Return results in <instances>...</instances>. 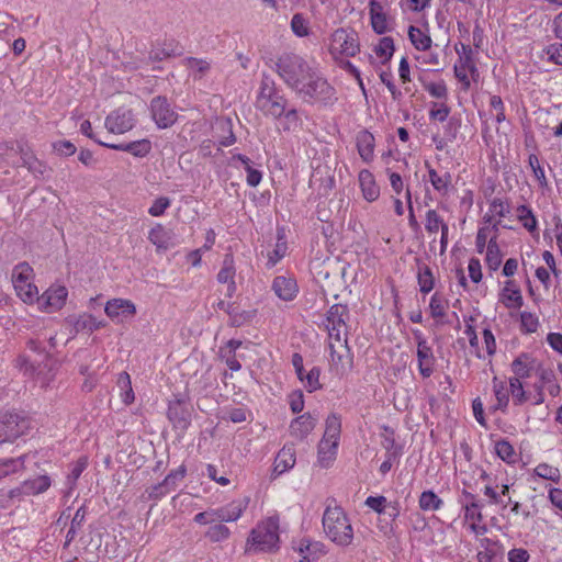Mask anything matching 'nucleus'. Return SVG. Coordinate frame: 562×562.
I'll use <instances>...</instances> for the list:
<instances>
[{
    "label": "nucleus",
    "instance_id": "obj_1",
    "mask_svg": "<svg viewBox=\"0 0 562 562\" xmlns=\"http://www.w3.org/2000/svg\"><path fill=\"white\" fill-rule=\"evenodd\" d=\"M273 69L304 102L328 105L337 100L334 87L300 54L283 52L277 57Z\"/></svg>",
    "mask_w": 562,
    "mask_h": 562
},
{
    "label": "nucleus",
    "instance_id": "obj_2",
    "mask_svg": "<svg viewBox=\"0 0 562 562\" xmlns=\"http://www.w3.org/2000/svg\"><path fill=\"white\" fill-rule=\"evenodd\" d=\"M280 519L272 515L259 520L249 531L245 541L244 553L248 555L259 553H274L280 549Z\"/></svg>",
    "mask_w": 562,
    "mask_h": 562
},
{
    "label": "nucleus",
    "instance_id": "obj_3",
    "mask_svg": "<svg viewBox=\"0 0 562 562\" xmlns=\"http://www.w3.org/2000/svg\"><path fill=\"white\" fill-rule=\"evenodd\" d=\"M322 527L325 537L339 547H348L353 541L351 522L342 507L336 504L325 507Z\"/></svg>",
    "mask_w": 562,
    "mask_h": 562
},
{
    "label": "nucleus",
    "instance_id": "obj_4",
    "mask_svg": "<svg viewBox=\"0 0 562 562\" xmlns=\"http://www.w3.org/2000/svg\"><path fill=\"white\" fill-rule=\"evenodd\" d=\"M285 105H289V101L284 94L281 93L273 78L263 74L257 97L258 109L265 115L279 117L281 113H283Z\"/></svg>",
    "mask_w": 562,
    "mask_h": 562
},
{
    "label": "nucleus",
    "instance_id": "obj_5",
    "mask_svg": "<svg viewBox=\"0 0 562 562\" xmlns=\"http://www.w3.org/2000/svg\"><path fill=\"white\" fill-rule=\"evenodd\" d=\"M29 427L30 422L18 413L0 414V443L15 440L24 435Z\"/></svg>",
    "mask_w": 562,
    "mask_h": 562
},
{
    "label": "nucleus",
    "instance_id": "obj_6",
    "mask_svg": "<svg viewBox=\"0 0 562 562\" xmlns=\"http://www.w3.org/2000/svg\"><path fill=\"white\" fill-rule=\"evenodd\" d=\"M330 53L353 57L360 50L358 34L353 30L337 29L330 37Z\"/></svg>",
    "mask_w": 562,
    "mask_h": 562
},
{
    "label": "nucleus",
    "instance_id": "obj_7",
    "mask_svg": "<svg viewBox=\"0 0 562 562\" xmlns=\"http://www.w3.org/2000/svg\"><path fill=\"white\" fill-rule=\"evenodd\" d=\"M291 548L300 555L299 562H318L328 553L324 542L308 537L291 540Z\"/></svg>",
    "mask_w": 562,
    "mask_h": 562
},
{
    "label": "nucleus",
    "instance_id": "obj_8",
    "mask_svg": "<svg viewBox=\"0 0 562 562\" xmlns=\"http://www.w3.org/2000/svg\"><path fill=\"white\" fill-rule=\"evenodd\" d=\"M26 371L30 370L41 382L42 386H47L54 380L58 370V361L49 353H44L42 357L34 358L31 362L25 361Z\"/></svg>",
    "mask_w": 562,
    "mask_h": 562
},
{
    "label": "nucleus",
    "instance_id": "obj_9",
    "mask_svg": "<svg viewBox=\"0 0 562 562\" xmlns=\"http://www.w3.org/2000/svg\"><path fill=\"white\" fill-rule=\"evenodd\" d=\"M150 113L159 128H168L178 120L177 112L171 108L167 98L161 95L155 97L150 101Z\"/></svg>",
    "mask_w": 562,
    "mask_h": 562
},
{
    "label": "nucleus",
    "instance_id": "obj_10",
    "mask_svg": "<svg viewBox=\"0 0 562 562\" xmlns=\"http://www.w3.org/2000/svg\"><path fill=\"white\" fill-rule=\"evenodd\" d=\"M469 498L462 503L464 505V518L467 528L476 537H482L486 533V525L482 521V505L474 499L473 494H469Z\"/></svg>",
    "mask_w": 562,
    "mask_h": 562
},
{
    "label": "nucleus",
    "instance_id": "obj_11",
    "mask_svg": "<svg viewBox=\"0 0 562 562\" xmlns=\"http://www.w3.org/2000/svg\"><path fill=\"white\" fill-rule=\"evenodd\" d=\"M330 369L337 375L347 374L353 367V353L348 345H338L329 342Z\"/></svg>",
    "mask_w": 562,
    "mask_h": 562
},
{
    "label": "nucleus",
    "instance_id": "obj_12",
    "mask_svg": "<svg viewBox=\"0 0 562 562\" xmlns=\"http://www.w3.org/2000/svg\"><path fill=\"white\" fill-rule=\"evenodd\" d=\"M417 344L418 370L424 378H429L434 373L435 356L430 346H428L423 333L418 329L413 330Z\"/></svg>",
    "mask_w": 562,
    "mask_h": 562
},
{
    "label": "nucleus",
    "instance_id": "obj_13",
    "mask_svg": "<svg viewBox=\"0 0 562 562\" xmlns=\"http://www.w3.org/2000/svg\"><path fill=\"white\" fill-rule=\"evenodd\" d=\"M135 125V119L131 110L117 109L105 119V127L110 133L123 134Z\"/></svg>",
    "mask_w": 562,
    "mask_h": 562
},
{
    "label": "nucleus",
    "instance_id": "obj_14",
    "mask_svg": "<svg viewBox=\"0 0 562 562\" xmlns=\"http://www.w3.org/2000/svg\"><path fill=\"white\" fill-rule=\"evenodd\" d=\"M104 312L110 318L122 321L133 317L136 314V306L130 300L112 299L106 302Z\"/></svg>",
    "mask_w": 562,
    "mask_h": 562
},
{
    "label": "nucleus",
    "instance_id": "obj_15",
    "mask_svg": "<svg viewBox=\"0 0 562 562\" xmlns=\"http://www.w3.org/2000/svg\"><path fill=\"white\" fill-rule=\"evenodd\" d=\"M67 295V289L63 285H58L46 290L42 297L38 299V302L46 312H56L64 306Z\"/></svg>",
    "mask_w": 562,
    "mask_h": 562
},
{
    "label": "nucleus",
    "instance_id": "obj_16",
    "mask_svg": "<svg viewBox=\"0 0 562 562\" xmlns=\"http://www.w3.org/2000/svg\"><path fill=\"white\" fill-rule=\"evenodd\" d=\"M167 415L177 429L186 430L190 426L191 414L182 400L170 402Z\"/></svg>",
    "mask_w": 562,
    "mask_h": 562
},
{
    "label": "nucleus",
    "instance_id": "obj_17",
    "mask_svg": "<svg viewBox=\"0 0 562 562\" xmlns=\"http://www.w3.org/2000/svg\"><path fill=\"white\" fill-rule=\"evenodd\" d=\"M99 145L115 149V150H122L127 151L132 154L135 157H145L149 154L151 149V144L148 139H139L135 142L130 143H121V144H110L104 142H99Z\"/></svg>",
    "mask_w": 562,
    "mask_h": 562
},
{
    "label": "nucleus",
    "instance_id": "obj_18",
    "mask_svg": "<svg viewBox=\"0 0 562 562\" xmlns=\"http://www.w3.org/2000/svg\"><path fill=\"white\" fill-rule=\"evenodd\" d=\"M272 290L283 301L294 300L299 292L296 281L284 276H278L273 279Z\"/></svg>",
    "mask_w": 562,
    "mask_h": 562
},
{
    "label": "nucleus",
    "instance_id": "obj_19",
    "mask_svg": "<svg viewBox=\"0 0 562 562\" xmlns=\"http://www.w3.org/2000/svg\"><path fill=\"white\" fill-rule=\"evenodd\" d=\"M359 184L362 191L363 198L368 202H373L380 196V188L375 182L374 176L368 169H363L359 172Z\"/></svg>",
    "mask_w": 562,
    "mask_h": 562
},
{
    "label": "nucleus",
    "instance_id": "obj_20",
    "mask_svg": "<svg viewBox=\"0 0 562 562\" xmlns=\"http://www.w3.org/2000/svg\"><path fill=\"white\" fill-rule=\"evenodd\" d=\"M499 301L508 308H520L524 304L521 292L514 280L505 282Z\"/></svg>",
    "mask_w": 562,
    "mask_h": 562
},
{
    "label": "nucleus",
    "instance_id": "obj_21",
    "mask_svg": "<svg viewBox=\"0 0 562 562\" xmlns=\"http://www.w3.org/2000/svg\"><path fill=\"white\" fill-rule=\"evenodd\" d=\"M316 423L310 413L296 417L290 425L291 435L303 440L314 429Z\"/></svg>",
    "mask_w": 562,
    "mask_h": 562
},
{
    "label": "nucleus",
    "instance_id": "obj_22",
    "mask_svg": "<svg viewBox=\"0 0 562 562\" xmlns=\"http://www.w3.org/2000/svg\"><path fill=\"white\" fill-rule=\"evenodd\" d=\"M338 442L322 440L318 443L317 462L322 468H329L336 460Z\"/></svg>",
    "mask_w": 562,
    "mask_h": 562
},
{
    "label": "nucleus",
    "instance_id": "obj_23",
    "mask_svg": "<svg viewBox=\"0 0 562 562\" xmlns=\"http://www.w3.org/2000/svg\"><path fill=\"white\" fill-rule=\"evenodd\" d=\"M357 148L363 161L370 162L373 159L374 137L367 130L357 134Z\"/></svg>",
    "mask_w": 562,
    "mask_h": 562
},
{
    "label": "nucleus",
    "instance_id": "obj_24",
    "mask_svg": "<svg viewBox=\"0 0 562 562\" xmlns=\"http://www.w3.org/2000/svg\"><path fill=\"white\" fill-rule=\"evenodd\" d=\"M533 369H536L535 360L525 352L520 353L512 362V370L515 373L514 378H518V380L529 378Z\"/></svg>",
    "mask_w": 562,
    "mask_h": 562
},
{
    "label": "nucleus",
    "instance_id": "obj_25",
    "mask_svg": "<svg viewBox=\"0 0 562 562\" xmlns=\"http://www.w3.org/2000/svg\"><path fill=\"white\" fill-rule=\"evenodd\" d=\"M280 122V126L284 132L296 131L302 125V120L295 108L284 106L283 113L279 117H274Z\"/></svg>",
    "mask_w": 562,
    "mask_h": 562
},
{
    "label": "nucleus",
    "instance_id": "obj_26",
    "mask_svg": "<svg viewBox=\"0 0 562 562\" xmlns=\"http://www.w3.org/2000/svg\"><path fill=\"white\" fill-rule=\"evenodd\" d=\"M148 239L157 247L158 250H167L172 245L170 232L161 224H157L150 229Z\"/></svg>",
    "mask_w": 562,
    "mask_h": 562
},
{
    "label": "nucleus",
    "instance_id": "obj_27",
    "mask_svg": "<svg viewBox=\"0 0 562 562\" xmlns=\"http://www.w3.org/2000/svg\"><path fill=\"white\" fill-rule=\"evenodd\" d=\"M341 432V418L338 414L331 413L325 422V432L322 440L336 441L339 443Z\"/></svg>",
    "mask_w": 562,
    "mask_h": 562
},
{
    "label": "nucleus",
    "instance_id": "obj_28",
    "mask_svg": "<svg viewBox=\"0 0 562 562\" xmlns=\"http://www.w3.org/2000/svg\"><path fill=\"white\" fill-rule=\"evenodd\" d=\"M295 464V452L292 447H283L274 460V471L282 473Z\"/></svg>",
    "mask_w": 562,
    "mask_h": 562
},
{
    "label": "nucleus",
    "instance_id": "obj_29",
    "mask_svg": "<svg viewBox=\"0 0 562 562\" xmlns=\"http://www.w3.org/2000/svg\"><path fill=\"white\" fill-rule=\"evenodd\" d=\"M349 317V311L346 305L334 304L326 314V325L329 326H346V321Z\"/></svg>",
    "mask_w": 562,
    "mask_h": 562
},
{
    "label": "nucleus",
    "instance_id": "obj_30",
    "mask_svg": "<svg viewBox=\"0 0 562 562\" xmlns=\"http://www.w3.org/2000/svg\"><path fill=\"white\" fill-rule=\"evenodd\" d=\"M502 259L503 254L497 244L496 236H493L490 238L486 246V265L491 270L496 271L502 263Z\"/></svg>",
    "mask_w": 562,
    "mask_h": 562
},
{
    "label": "nucleus",
    "instance_id": "obj_31",
    "mask_svg": "<svg viewBox=\"0 0 562 562\" xmlns=\"http://www.w3.org/2000/svg\"><path fill=\"white\" fill-rule=\"evenodd\" d=\"M408 38L417 50L425 52L431 47V37L417 26L408 27Z\"/></svg>",
    "mask_w": 562,
    "mask_h": 562
},
{
    "label": "nucleus",
    "instance_id": "obj_32",
    "mask_svg": "<svg viewBox=\"0 0 562 562\" xmlns=\"http://www.w3.org/2000/svg\"><path fill=\"white\" fill-rule=\"evenodd\" d=\"M417 281L422 293H429L435 285L431 269L425 263H418Z\"/></svg>",
    "mask_w": 562,
    "mask_h": 562
},
{
    "label": "nucleus",
    "instance_id": "obj_33",
    "mask_svg": "<svg viewBox=\"0 0 562 562\" xmlns=\"http://www.w3.org/2000/svg\"><path fill=\"white\" fill-rule=\"evenodd\" d=\"M88 465V458L80 457L75 463L70 464V472L67 475L66 485L68 492L76 488V482L86 470Z\"/></svg>",
    "mask_w": 562,
    "mask_h": 562
},
{
    "label": "nucleus",
    "instance_id": "obj_34",
    "mask_svg": "<svg viewBox=\"0 0 562 562\" xmlns=\"http://www.w3.org/2000/svg\"><path fill=\"white\" fill-rule=\"evenodd\" d=\"M236 269L234 257L232 254H226L222 263V268L217 273V281L220 283H227L235 280Z\"/></svg>",
    "mask_w": 562,
    "mask_h": 562
},
{
    "label": "nucleus",
    "instance_id": "obj_35",
    "mask_svg": "<svg viewBox=\"0 0 562 562\" xmlns=\"http://www.w3.org/2000/svg\"><path fill=\"white\" fill-rule=\"evenodd\" d=\"M13 286L16 294L25 303H32L37 295V288L30 281H14Z\"/></svg>",
    "mask_w": 562,
    "mask_h": 562
},
{
    "label": "nucleus",
    "instance_id": "obj_36",
    "mask_svg": "<svg viewBox=\"0 0 562 562\" xmlns=\"http://www.w3.org/2000/svg\"><path fill=\"white\" fill-rule=\"evenodd\" d=\"M394 41L390 36L380 38L379 44L374 47L375 54L381 58V63H387L394 54Z\"/></svg>",
    "mask_w": 562,
    "mask_h": 562
},
{
    "label": "nucleus",
    "instance_id": "obj_37",
    "mask_svg": "<svg viewBox=\"0 0 562 562\" xmlns=\"http://www.w3.org/2000/svg\"><path fill=\"white\" fill-rule=\"evenodd\" d=\"M517 217L527 231L533 232L537 228V220L528 205L517 207Z\"/></svg>",
    "mask_w": 562,
    "mask_h": 562
},
{
    "label": "nucleus",
    "instance_id": "obj_38",
    "mask_svg": "<svg viewBox=\"0 0 562 562\" xmlns=\"http://www.w3.org/2000/svg\"><path fill=\"white\" fill-rule=\"evenodd\" d=\"M256 315V311H239L237 306L229 311V325L240 327L250 322Z\"/></svg>",
    "mask_w": 562,
    "mask_h": 562
},
{
    "label": "nucleus",
    "instance_id": "obj_39",
    "mask_svg": "<svg viewBox=\"0 0 562 562\" xmlns=\"http://www.w3.org/2000/svg\"><path fill=\"white\" fill-rule=\"evenodd\" d=\"M25 492H45L50 487V479L47 475H38L23 483Z\"/></svg>",
    "mask_w": 562,
    "mask_h": 562
},
{
    "label": "nucleus",
    "instance_id": "obj_40",
    "mask_svg": "<svg viewBox=\"0 0 562 562\" xmlns=\"http://www.w3.org/2000/svg\"><path fill=\"white\" fill-rule=\"evenodd\" d=\"M117 384L122 390V401L128 405L134 402V392L131 384V378L127 372H122L119 375Z\"/></svg>",
    "mask_w": 562,
    "mask_h": 562
},
{
    "label": "nucleus",
    "instance_id": "obj_41",
    "mask_svg": "<svg viewBox=\"0 0 562 562\" xmlns=\"http://www.w3.org/2000/svg\"><path fill=\"white\" fill-rule=\"evenodd\" d=\"M21 159L25 166L34 175H43L45 166L32 153L21 150Z\"/></svg>",
    "mask_w": 562,
    "mask_h": 562
},
{
    "label": "nucleus",
    "instance_id": "obj_42",
    "mask_svg": "<svg viewBox=\"0 0 562 562\" xmlns=\"http://www.w3.org/2000/svg\"><path fill=\"white\" fill-rule=\"evenodd\" d=\"M231 536L232 532L223 524L213 525L206 531V538L210 539L213 543H218V541H225Z\"/></svg>",
    "mask_w": 562,
    "mask_h": 562
},
{
    "label": "nucleus",
    "instance_id": "obj_43",
    "mask_svg": "<svg viewBox=\"0 0 562 562\" xmlns=\"http://www.w3.org/2000/svg\"><path fill=\"white\" fill-rule=\"evenodd\" d=\"M494 393L497 401L496 408L504 409L507 407L509 402L508 390L505 386V383L498 381L495 376L493 379Z\"/></svg>",
    "mask_w": 562,
    "mask_h": 562
},
{
    "label": "nucleus",
    "instance_id": "obj_44",
    "mask_svg": "<svg viewBox=\"0 0 562 562\" xmlns=\"http://www.w3.org/2000/svg\"><path fill=\"white\" fill-rule=\"evenodd\" d=\"M383 430L382 447L386 450V454L396 452V456H401L402 447L395 442L394 430L387 426H384Z\"/></svg>",
    "mask_w": 562,
    "mask_h": 562
},
{
    "label": "nucleus",
    "instance_id": "obj_45",
    "mask_svg": "<svg viewBox=\"0 0 562 562\" xmlns=\"http://www.w3.org/2000/svg\"><path fill=\"white\" fill-rule=\"evenodd\" d=\"M292 32L299 37H305L310 34L308 22L301 13H295L291 20Z\"/></svg>",
    "mask_w": 562,
    "mask_h": 562
},
{
    "label": "nucleus",
    "instance_id": "obj_46",
    "mask_svg": "<svg viewBox=\"0 0 562 562\" xmlns=\"http://www.w3.org/2000/svg\"><path fill=\"white\" fill-rule=\"evenodd\" d=\"M446 225L442 217L437 213L436 210H428L426 213L425 228L429 234H436L439 229Z\"/></svg>",
    "mask_w": 562,
    "mask_h": 562
},
{
    "label": "nucleus",
    "instance_id": "obj_47",
    "mask_svg": "<svg viewBox=\"0 0 562 562\" xmlns=\"http://www.w3.org/2000/svg\"><path fill=\"white\" fill-rule=\"evenodd\" d=\"M184 64L190 70H193L196 74L194 76L195 79L202 78V76L204 74H206L211 68V65L209 61H206L204 59L194 58V57L186 58Z\"/></svg>",
    "mask_w": 562,
    "mask_h": 562
},
{
    "label": "nucleus",
    "instance_id": "obj_48",
    "mask_svg": "<svg viewBox=\"0 0 562 562\" xmlns=\"http://www.w3.org/2000/svg\"><path fill=\"white\" fill-rule=\"evenodd\" d=\"M461 49H462V52H460L458 48H456L457 53L459 54L461 66H463V68H468V70L471 74H475L477 71V69H476V66L472 58L471 46L461 44Z\"/></svg>",
    "mask_w": 562,
    "mask_h": 562
},
{
    "label": "nucleus",
    "instance_id": "obj_49",
    "mask_svg": "<svg viewBox=\"0 0 562 562\" xmlns=\"http://www.w3.org/2000/svg\"><path fill=\"white\" fill-rule=\"evenodd\" d=\"M495 451L502 460H504L508 463L515 462V456H516L515 450L508 441H506V440L497 441L495 445Z\"/></svg>",
    "mask_w": 562,
    "mask_h": 562
},
{
    "label": "nucleus",
    "instance_id": "obj_50",
    "mask_svg": "<svg viewBox=\"0 0 562 562\" xmlns=\"http://www.w3.org/2000/svg\"><path fill=\"white\" fill-rule=\"evenodd\" d=\"M446 301L438 294L435 293L429 303L430 314L434 318H441L446 315Z\"/></svg>",
    "mask_w": 562,
    "mask_h": 562
},
{
    "label": "nucleus",
    "instance_id": "obj_51",
    "mask_svg": "<svg viewBox=\"0 0 562 562\" xmlns=\"http://www.w3.org/2000/svg\"><path fill=\"white\" fill-rule=\"evenodd\" d=\"M442 505V501L438 497V494H420L419 495V507L424 510H438Z\"/></svg>",
    "mask_w": 562,
    "mask_h": 562
},
{
    "label": "nucleus",
    "instance_id": "obj_52",
    "mask_svg": "<svg viewBox=\"0 0 562 562\" xmlns=\"http://www.w3.org/2000/svg\"><path fill=\"white\" fill-rule=\"evenodd\" d=\"M321 369L318 367H313L305 375V389L307 392L312 393L322 387L319 383Z\"/></svg>",
    "mask_w": 562,
    "mask_h": 562
},
{
    "label": "nucleus",
    "instance_id": "obj_53",
    "mask_svg": "<svg viewBox=\"0 0 562 562\" xmlns=\"http://www.w3.org/2000/svg\"><path fill=\"white\" fill-rule=\"evenodd\" d=\"M535 472L539 477L547 481L558 482V480L560 479L559 470L546 463L539 464L536 468Z\"/></svg>",
    "mask_w": 562,
    "mask_h": 562
},
{
    "label": "nucleus",
    "instance_id": "obj_54",
    "mask_svg": "<svg viewBox=\"0 0 562 562\" xmlns=\"http://www.w3.org/2000/svg\"><path fill=\"white\" fill-rule=\"evenodd\" d=\"M424 88L434 98L447 99L448 97V89L443 80L424 83Z\"/></svg>",
    "mask_w": 562,
    "mask_h": 562
},
{
    "label": "nucleus",
    "instance_id": "obj_55",
    "mask_svg": "<svg viewBox=\"0 0 562 562\" xmlns=\"http://www.w3.org/2000/svg\"><path fill=\"white\" fill-rule=\"evenodd\" d=\"M23 467V458L0 460V479Z\"/></svg>",
    "mask_w": 562,
    "mask_h": 562
},
{
    "label": "nucleus",
    "instance_id": "obj_56",
    "mask_svg": "<svg viewBox=\"0 0 562 562\" xmlns=\"http://www.w3.org/2000/svg\"><path fill=\"white\" fill-rule=\"evenodd\" d=\"M509 390L514 397L515 404L520 405L527 400L522 384L518 378L509 379Z\"/></svg>",
    "mask_w": 562,
    "mask_h": 562
},
{
    "label": "nucleus",
    "instance_id": "obj_57",
    "mask_svg": "<svg viewBox=\"0 0 562 562\" xmlns=\"http://www.w3.org/2000/svg\"><path fill=\"white\" fill-rule=\"evenodd\" d=\"M326 328L328 330V336H329V342H335L336 346L338 345H348V340H347V334L346 331H344L342 329L346 328V326H329V325H326Z\"/></svg>",
    "mask_w": 562,
    "mask_h": 562
},
{
    "label": "nucleus",
    "instance_id": "obj_58",
    "mask_svg": "<svg viewBox=\"0 0 562 562\" xmlns=\"http://www.w3.org/2000/svg\"><path fill=\"white\" fill-rule=\"evenodd\" d=\"M528 161H529L530 168L533 171L535 177L539 181V184L541 187H547L548 182H547V178H546V175H544V170L540 166L538 157L535 154H531L529 156Z\"/></svg>",
    "mask_w": 562,
    "mask_h": 562
},
{
    "label": "nucleus",
    "instance_id": "obj_59",
    "mask_svg": "<svg viewBox=\"0 0 562 562\" xmlns=\"http://www.w3.org/2000/svg\"><path fill=\"white\" fill-rule=\"evenodd\" d=\"M33 269L27 262H21L15 266L12 273V281H30Z\"/></svg>",
    "mask_w": 562,
    "mask_h": 562
},
{
    "label": "nucleus",
    "instance_id": "obj_60",
    "mask_svg": "<svg viewBox=\"0 0 562 562\" xmlns=\"http://www.w3.org/2000/svg\"><path fill=\"white\" fill-rule=\"evenodd\" d=\"M170 204H171V201L169 198L159 196L154 201L153 205L148 210V213L155 217L161 216L166 212V210L170 206Z\"/></svg>",
    "mask_w": 562,
    "mask_h": 562
},
{
    "label": "nucleus",
    "instance_id": "obj_61",
    "mask_svg": "<svg viewBox=\"0 0 562 562\" xmlns=\"http://www.w3.org/2000/svg\"><path fill=\"white\" fill-rule=\"evenodd\" d=\"M370 21L371 26L376 34L382 35L389 31V18L385 12L379 15L376 14L374 16H371Z\"/></svg>",
    "mask_w": 562,
    "mask_h": 562
},
{
    "label": "nucleus",
    "instance_id": "obj_62",
    "mask_svg": "<svg viewBox=\"0 0 562 562\" xmlns=\"http://www.w3.org/2000/svg\"><path fill=\"white\" fill-rule=\"evenodd\" d=\"M450 109L445 103H434L432 108L429 111V117L431 120H437L439 122H443L449 116Z\"/></svg>",
    "mask_w": 562,
    "mask_h": 562
},
{
    "label": "nucleus",
    "instance_id": "obj_63",
    "mask_svg": "<svg viewBox=\"0 0 562 562\" xmlns=\"http://www.w3.org/2000/svg\"><path fill=\"white\" fill-rule=\"evenodd\" d=\"M184 474H186V468L183 465L179 467L177 470L175 471H171L167 477L165 479L162 485L167 488V490H172V488H176L177 486V481H181L183 480L184 477Z\"/></svg>",
    "mask_w": 562,
    "mask_h": 562
},
{
    "label": "nucleus",
    "instance_id": "obj_64",
    "mask_svg": "<svg viewBox=\"0 0 562 562\" xmlns=\"http://www.w3.org/2000/svg\"><path fill=\"white\" fill-rule=\"evenodd\" d=\"M549 60L557 65H562V43H554L544 48Z\"/></svg>",
    "mask_w": 562,
    "mask_h": 562
}]
</instances>
